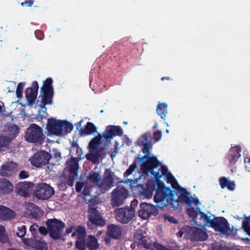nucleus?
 <instances>
[{"label":"nucleus","mask_w":250,"mask_h":250,"mask_svg":"<svg viewBox=\"0 0 250 250\" xmlns=\"http://www.w3.org/2000/svg\"><path fill=\"white\" fill-rule=\"evenodd\" d=\"M139 142L143 146V153L146 154L143 157L139 158L143 172L141 176L145 175H152L156 179L164 177L165 180L171 184L172 188L178 189V186L176 181L167 168L160 163L154 155L149 153V149L151 146V140L147 138L146 134H143Z\"/></svg>","instance_id":"nucleus-1"},{"label":"nucleus","mask_w":250,"mask_h":250,"mask_svg":"<svg viewBox=\"0 0 250 250\" xmlns=\"http://www.w3.org/2000/svg\"><path fill=\"white\" fill-rule=\"evenodd\" d=\"M160 178H155L157 188L154 198L157 206L162 208L169 204L175 209L181 207L186 195L165 187L163 183L159 180Z\"/></svg>","instance_id":"nucleus-2"},{"label":"nucleus","mask_w":250,"mask_h":250,"mask_svg":"<svg viewBox=\"0 0 250 250\" xmlns=\"http://www.w3.org/2000/svg\"><path fill=\"white\" fill-rule=\"evenodd\" d=\"M73 128L72 125L67 121L50 118L48 119L44 133L47 136H62L70 133Z\"/></svg>","instance_id":"nucleus-3"},{"label":"nucleus","mask_w":250,"mask_h":250,"mask_svg":"<svg viewBox=\"0 0 250 250\" xmlns=\"http://www.w3.org/2000/svg\"><path fill=\"white\" fill-rule=\"evenodd\" d=\"M200 217L202 221H196V224L203 227H211L216 231L223 233H227L230 230V228L227 220L223 218L214 219V216H208L205 214H201Z\"/></svg>","instance_id":"nucleus-4"},{"label":"nucleus","mask_w":250,"mask_h":250,"mask_svg":"<svg viewBox=\"0 0 250 250\" xmlns=\"http://www.w3.org/2000/svg\"><path fill=\"white\" fill-rule=\"evenodd\" d=\"M184 201L187 205L188 214L192 218L195 223L196 224V221H202L200 214L204 213L200 211L199 206L201 203L198 198L196 196L193 197L186 194Z\"/></svg>","instance_id":"nucleus-5"},{"label":"nucleus","mask_w":250,"mask_h":250,"mask_svg":"<svg viewBox=\"0 0 250 250\" xmlns=\"http://www.w3.org/2000/svg\"><path fill=\"white\" fill-rule=\"evenodd\" d=\"M24 138L28 142L41 144L44 138L42 129L39 125L32 124L27 129Z\"/></svg>","instance_id":"nucleus-6"},{"label":"nucleus","mask_w":250,"mask_h":250,"mask_svg":"<svg viewBox=\"0 0 250 250\" xmlns=\"http://www.w3.org/2000/svg\"><path fill=\"white\" fill-rule=\"evenodd\" d=\"M46 224L50 236L54 239L59 238L64 227V224L56 219L48 220Z\"/></svg>","instance_id":"nucleus-7"},{"label":"nucleus","mask_w":250,"mask_h":250,"mask_svg":"<svg viewBox=\"0 0 250 250\" xmlns=\"http://www.w3.org/2000/svg\"><path fill=\"white\" fill-rule=\"evenodd\" d=\"M180 237L188 236H194L196 239L201 240H205L207 238L206 233L201 230L195 227H185L180 230L178 234Z\"/></svg>","instance_id":"nucleus-8"},{"label":"nucleus","mask_w":250,"mask_h":250,"mask_svg":"<svg viewBox=\"0 0 250 250\" xmlns=\"http://www.w3.org/2000/svg\"><path fill=\"white\" fill-rule=\"evenodd\" d=\"M115 213L117 220L123 223H126L134 216L135 210L134 208H122L116 209Z\"/></svg>","instance_id":"nucleus-9"},{"label":"nucleus","mask_w":250,"mask_h":250,"mask_svg":"<svg viewBox=\"0 0 250 250\" xmlns=\"http://www.w3.org/2000/svg\"><path fill=\"white\" fill-rule=\"evenodd\" d=\"M53 194V188L46 183L38 184L34 192V195L37 198L42 200L48 199Z\"/></svg>","instance_id":"nucleus-10"},{"label":"nucleus","mask_w":250,"mask_h":250,"mask_svg":"<svg viewBox=\"0 0 250 250\" xmlns=\"http://www.w3.org/2000/svg\"><path fill=\"white\" fill-rule=\"evenodd\" d=\"M128 192L124 188L118 186L112 193L111 204L114 207L122 205L127 197Z\"/></svg>","instance_id":"nucleus-11"},{"label":"nucleus","mask_w":250,"mask_h":250,"mask_svg":"<svg viewBox=\"0 0 250 250\" xmlns=\"http://www.w3.org/2000/svg\"><path fill=\"white\" fill-rule=\"evenodd\" d=\"M158 213L156 207L152 205L146 203H142L139 215L143 219H147L151 216H155Z\"/></svg>","instance_id":"nucleus-12"},{"label":"nucleus","mask_w":250,"mask_h":250,"mask_svg":"<svg viewBox=\"0 0 250 250\" xmlns=\"http://www.w3.org/2000/svg\"><path fill=\"white\" fill-rule=\"evenodd\" d=\"M50 156L49 154L43 151L35 153L30 159L31 164L36 167H42L48 163Z\"/></svg>","instance_id":"nucleus-13"},{"label":"nucleus","mask_w":250,"mask_h":250,"mask_svg":"<svg viewBox=\"0 0 250 250\" xmlns=\"http://www.w3.org/2000/svg\"><path fill=\"white\" fill-rule=\"evenodd\" d=\"M52 83V79L48 78L44 82L43 86L41 87V90L43 91V95L40 97H42V102L44 104H52V96L50 94Z\"/></svg>","instance_id":"nucleus-14"},{"label":"nucleus","mask_w":250,"mask_h":250,"mask_svg":"<svg viewBox=\"0 0 250 250\" xmlns=\"http://www.w3.org/2000/svg\"><path fill=\"white\" fill-rule=\"evenodd\" d=\"M154 183V180H150L146 184L137 186L141 188L139 191V194L142 199H149L152 197L155 188Z\"/></svg>","instance_id":"nucleus-15"},{"label":"nucleus","mask_w":250,"mask_h":250,"mask_svg":"<svg viewBox=\"0 0 250 250\" xmlns=\"http://www.w3.org/2000/svg\"><path fill=\"white\" fill-rule=\"evenodd\" d=\"M39 89L38 83L34 81L32 83L31 87L28 88L26 90L25 97L28 105H32L36 99L38 90Z\"/></svg>","instance_id":"nucleus-16"},{"label":"nucleus","mask_w":250,"mask_h":250,"mask_svg":"<svg viewBox=\"0 0 250 250\" xmlns=\"http://www.w3.org/2000/svg\"><path fill=\"white\" fill-rule=\"evenodd\" d=\"M18 168V165L13 162L4 163L0 168V175L2 177H9L12 175L14 171Z\"/></svg>","instance_id":"nucleus-17"},{"label":"nucleus","mask_w":250,"mask_h":250,"mask_svg":"<svg viewBox=\"0 0 250 250\" xmlns=\"http://www.w3.org/2000/svg\"><path fill=\"white\" fill-rule=\"evenodd\" d=\"M88 212L90 223L100 226H103L105 225V220L102 217L96 209L91 208L89 209Z\"/></svg>","instance_id":"nucleus-18"},{"label":"nucleus","mask_w":250,"mask_h":250,"mask_svg":"<svg viewBox=\"0 0 250 250\" xmlns=\"http://www.w3.org/2000/svg\"><path fill=\"white\" fill-rule=\"evenodd\" d=\"M33 184L31 182H21L16 186V190L17 192L23 196H26L30 194L33 190Z\"/></svg>","instance_id":"nucleus-19"},{"label":"nucleus","mask_w":250,"mask_h":250,"mask_svg":"<svg viewBox=\"0 0 250 250\" xmlns=\"http://www.w3.org/2000/svg\"><path fill=\"white\" fill-rule=\"evenodd\" d=\"M114 174L109 169H106L104 178H102L101 188L108 189L110 188L114 184Z\"/></svg>","instance_id":"nucleus-20"},{"label":"nucleus","mask_w":250,"mask_h":250,"mask_svg":"<svg viewBox=\"0 0 250 250\" xmlns=\"http://www.w3.org/2000/svg\"><path fill=\"white\" fill-rule=\"evenodd\" d=\"M122 130L120 127L114 125H108L106 127L104 133V137L106 139H111L115 136L121 135Z\"/></svg>","instance_id":"nucleus-21"},{"label":"nucleus","mask_w":250,"mask_h":250,"mask_svg":"<svg viewBox=\"0 0 250 250\" xmlns=\"http://www.w3.org/2000/svg\"><path fill=\"white\" fill-rule=\"evenodd\" d=\"M78 165L77 162L74 159L67 162V167L65 169L64 172L66 174L67 172H69V174L68 175L71 180H73L75 176L77 175Z\"/></svg>","instance_id":"nucleus-22"},{"label":"nucleus","mask_w":250,"mask_h":250,"mask_svg":"<svg viewBox=\"0 0 250 250\" xmlns=\"http://www.w3.org/2000/svg\"><path fill=\"white\" fill-rule=\"evenodd\" d=\"M240 151L241 149L238 146L232 147L230 149L228 156L230 164H234L237 161L241 156Z\"/></svg>","instance_id":"nucleus-23"},{"label":"nucleus","mask_w":250,"mask_h":250,"mask_svg":"<svg viewBox=\"0 0 250 250\" xmlns=\"http://www.w3.org/2000/svg\"><path fill=\"white\" fill-rule=\"evenodd\" d=\"M87 178L90 182L101 188L102 177L97 169L91 171Z\"/></svg>","instance_id":"nucleus-24"},{"label":"nucleus","mask_w":250,"mask_h":250,"mask_svg":"<svg viewBox=\"0 0 250 250\" xmlns=\"http://www.w3.org/2000/svg\"><path fill=\"white\" fill-rule=\"evenodd\" d=\"M97 128L92 123L88 122L83 128H81L80 132L82 136L94 134L97 132Z\"/></svg>","instance_id":"nucleus-25"},{"label":"nucleus","mask_w":250,"mask_h":250,"mask_svg":"<svg viewBox=\"0 0 250 250\" xmlns=\"http://www.w3.org/2000/svg\"><path fill=\"white\" fill-rule=\"evenodd\" d=\"M15 216V212L8 208L0 205V218L9 220Z\"/></svg>","instance_id":"nucleus-26"},{"label":"nucleus","mask_w":250,"mask_h":250,"mask_svg":"<svg viewBox=\"0 0 250 250\" xmlns=\"http://www.w3.org/2000/svg\"><path fill=\"white\" fill-rule=\"evenodd\" d=\"M122 230L120 228L115 225L108 226L107 235L112 238L117 239L121 236Z\"/></svg>","instance_id":"nucleus-27"},{"label":"nucleus","mask_w":250,"mask_h":250,"mask_svg":"<svg viewBox=\"0 0 250 250\" xmlns=\"http://www.w3.org/2000/svg\"><path fill=\"white\" fill-rule=\"evenodd\" d=\"M135 242L143 245L146 249H150L151 246L149 239L146 237L142 236L140 232H138L135 234Z\"/></svg>","instance_id":"nucleus-28"},{"label":"nucleus","mask_w":250,"mask_h":250,"mask_svg":"<svg viewBox=\"0 0 250 250\" xmlns=\"http://www.w3.org/2000/svg\"><path fill=\"white\" fill-rule=\"evenodd\" d=\"M0 188L3 193L7 194L13 191L14 187L9 181L3 179L0 182Z\"/></svg>","instance_id":"nucleus-29"},{"label":"nucleus","mask_w":250,"mask_h":250,"mask_svg":"<svg viewBox=\"0 0 250 250\" xmlns=\"http://www.w3.org/2000/svg\"><path fill=\"white\" fill-rule=\"evenodd\" d=\"M11 139L5 136H0V151H5L10 148Z\"/></svg>","instance_id":"nucleus-30"},{"label":"nucleus","mask_w":250,"mask_h":250,"mask_svg":"<svg viewBox=\"0 0 250 250\" xmlns=\"http://www.w3.org/2000/svg\"><path fill=\"white\" fill-rule=\"evenodd\" d=\"M167 104L166 103H159L156 111L162 119L165 120L167 113Z\"/></svg>","instance_id":"nucleus-31"},{"label":"nucleus","mask_w":250,"mask_h":250,"mask_svg":"<svg viewBox=\"0 0 250 250\" xmlns=\"http://www.w3.org/2000/svg\"><path fill=\"white\" fill-rule=\"evenodd\" d=\"M104 137L101 134L94 138L89 144V149L90 151H94L99 145L102 143V138Z\"/></svg>","instance_id":"nucleus-32"},{"label":"nucleus","mask_w":250,"mask_h":250,"mask_svg":"<svg viewBox=\"0 0 250 250\" xmlns=\"http://www.w3.org/2000/svg\"><path fill=\"white\" fill-rule=\"evenodd\" d=\"M220 184L222 188H227L229 190H233L235 188V185L234 181L228 180L226 178L220 179Z\"/></svg>","instance_id":"nucleus-33"},{"label":"nucleus","mask_w":250,"mask_h":250,"mask_svg":"<svg viewBox=\"0 0 250 250\" xmlns=\"http://www.w3.org/2000/svg\"><path fill=\"white\" fill-rule=\"evenodd\" d=\"M87 246L90 250H95L99 246L97 240L95 237L91 235L88 236Z\"/></svg>","instance_id":"nucleus-34"},{"label":"nucleus","mask_w":250,"mask_h":250,"mask_svg":"<svg viewBox=\"0 0 250 250\" xmlns=\"http://www.w3.org/2000/svg\"><path fill=\"white\" fill-rule=\"evenodd\" d=\"M26 208L29 211L28 213L33 216H35L40 211L37 206L32 203H28L26 205Z\"/></svg>","instance_id":"nucleus-35"},{"label":"nucleus","mask_w":250,"mask_h":250,"mask_svg":"<svg viewBox=\"0 0 250 250\" xmlns=\"http://www.w3.org/2000/svg\"><path fill=\"white\" fill-rule=\"evenodd\" d=\"M77 234L78 239H85L86 235V232L85 229L81 226H79L76 229V232L72 234V236H73Z\"/></svg>","instance_id":"nucleus-36"},{"label":"nucleus","mask_w":250,"mask_h":250,"mask_svg":"<svg viewBox=\"0 0 250 250\" xmlns=\"http://www.w3.org/2000/svg\"><path fill=\"white\" fill-rule=\"evenodd\" d=\"M25 85V83L23 82L20 83L16 86V94L18 98H21L22 97L23 90Z\"/></svg>","instance_id":"nucleus-37"},{"label":"nucleus","mask_w":250,"mask_h":250,"mask_svg":"<svg viewBox=\"0 0 250 250\" xmlns=\"http://www.w3.org/2000/svg\"><path fill=\"white\" fill-rule=\"evenodd\" d=\"M39 98L41 99V100H39L37 101L38 103V105L40 107V109L39 110V114L42 117H45L46 113V109L45 107V105L47 104H43V103L42 102V97H39Z\"/></svg>","instance_id":"nucleus-38"},{"label":"nucleus","mask_w":250,"mask_h":250,"mask_svg":"<svg viewBox=\"0 0 250 250\" xmlns=\"http://www.w3.org/2000/svg\"><path fill=\"white\" fill-rule=\"evenodd\" d=\"M8 238L5 232V229L2 226H0V241L2 243L8 242Z\"/></svg>","instance_id":"nucleus-39"},{"label":"nucleus","mask_w":250,"mask_h":250,"mask_svg":"<svg viewBox=\"0 0 250 250\" xmlns=\"http://www.w3.org/2000/svg\"><path fill=\"white\" fill-rule=\"evenodd\" d=\"M36 250H46V243L42 241H37L35 245Z\"/></svg>","instance_id":"nucleus-40"},{"label":"nucleus","mask_w":250,"mask_h":250,"mask_svg":"<svg viewBox=\"0 0 250 250\" xmlns=\"http://www.w3.org/2000/svg\"><path fill=\"white\" fill-rule=\"evenodd\" d=\"M26 233V228L24 225L19 226L17 230V235L19 237H23Z\"/></svg>","instance_id":"nucleus-41"},{"label":"nucleus","mask_w":250,"mask_h":250,"mask_svg":"<svg viewBox=\"0 0 250 250\" xmlns=\"http://www.w3.org/2000/svg\"><path fill=\"white\" fill-rule=\"evenodd\" d=\"M8 92H14L16 87V83L14 82H9L5 84Z\"/></svg>","instance_id":"nucleus-42"},{"label":"nucleus","mask_w":250,"mask_h":250,"mask_svg":"<svg viewBox=\"0 0 250 250\" xmlns=\"http://www.w3.org/2000/svg\"><path fill=\"white\" fill-rule=\"evenodd\" d=\"M76 246L79 250H85V245L84 243V239H78L76 243Z\"/></svg>","instance_id":"nucleus-43"},{"label":"nucleus","mask_w":250,"mask_h":250,"mask_svg":"<svg viewBox=\"0 0 250 250\" xmlns=\"http://www.w3.org/2000/svg\"><path fill=\"white\" fill-rule=\"evenodd\" d=\"M18 131L19 129L17 126L13 125L11 127V131L12 132V134L11 135L10 138L11 139V140L15 137L16 135L18 132Z\"/></svg>","instance_id":"nucleus-44"},{"label":"nucleus","mask_w":250,"mask_h":250,"mask_svg":"<svg viewBox=\"0 0 250 250\" xmlns=\"http://www.w3.org/2000/svg\"><path fill=\"white\" fill-rule=\"evenodd\" d=\"M83 193L84 195H91L92 197H96V195H93L92 193L89 191L87 185L84 186V188L83 191Z\"/></svg>","instance_id":"nucleus-45"},{"label":"nucleus","mask_w":250,"mask_h":250,"mask_svg":"<svg viewBox=\"0 0 250 250\" xmlns=\"http://www.w3.org/2000/svg\"><path fill=\"white\" fill-rule=\"evenodd\" d=\"M164 218L165 220H167L168 222L173 223H177L176 220L171 216L168 214H164Z\"/></svg>","instance_id":"nucleus-46"},{"label":"nucleus","mask_w":250,"mask_h":250,"mask_svg":"<svg viewBox=\"0 0 250 250\" xmlns=\"http://www.w3.org/2000/svg\"><path fill=\"white\" fill-rule=\"evenodd\" d=\"M162 137V132L161 131H156L154 133V139L157 142L159 141Z\"/></svg>","instance_id":"nucleus-47"},{"label":"nucleus","mask_w":250,"mask_h":250,"mask_svg":"<svg viewBox=\"0 0 250 250\" xmlns=\"http://www.w3.org/2000/svg\"><path fill=\"white\" fill-rule=\"evenodd\" d=\"M135 168H136L135 165H134V164L131 165L129 167V168L126 171L125 174L127 175H129L131 174Z\"/></svg>","instance_id":"nucleus-48"},{"label":"nucleus","mask_w":250,"mask_h":250,"mask_svg":"<svg viewBox=\"0 0 250 250\" xmlns=\"http://www.w3.org/2000/svg\"><path fill=\"white\" fill-rule=\"evenodd\" d=\"M38 230V226L36 224H33L30 227V231L34 235Z\"/></svg>","instance_id":"nucleus-49"},{"label":"nucleus","mask_w":250,"mask_h":250,"mask_svg":"<svg viewBox=\"0 0 250 250\" xmlns=\"http://www.w3.org/2000/svg\"><path fill=\"white\" fill-rule=\"evenodd\" d=\"M28 173L26 171H21L19 173V178L20 179H25L28 177Z\"/></svg>","instance_id":"nucleus-50"},{"label":"nucleus","mask_w":250,"mask_h":250,"mask_svg":"<svg viewBox=\"0 0 250 250\" xmlns=\"http://www.w3.org/2000/svg\"><path fill=\"white\" fill-rule=\"evenodd\" d=\"M213 250H228V249L224 247H222L219 244H215L212 247Z\"/></svg>","instance_id":"nucleus-51"},{"label":"nucleus","mask_w":250,"mask_h":250,"mask_svg":"<svg viewBox=\"0 0 250 250\" xmlns=\"http://www.w3.org/2000/svg\"><path fill=\"white\" fill-rule=\"evenodd\" d=\"M138 201L136 200H133L130 205V208H134V210L135 211V208L138 205Z\"/></svg>","instance_id":"nucleus-52"},{"label":"nucleus","mask_w":250,"mask_h":250,"mask_svg":"<svg viewBox=\"0 0 250 250\" xmlns=\"http://www.w3.org/2000/svg\"><path fill=\"white\" fill-rule=\"evenodd\" d=\"M38 230L39 232L42 234L45 235L47 234V231L45 227H41L38 228Z\"/></svg>","instance_id":"nucleus-53"},{"label":"nucleus","mask_w":250,"mask_h":250,"mask_svg":"<svg viewBox=\"0 0 250 250\" xmlns=\"http://www.w3.org/2000/svg\"><path fill=\"white\" fill-rule=\"evenodd\" d=\"M22 241L27 246H31L32 244V240L29 239H23Z\"/></svg>","instance_id":"nucleus-54"},{"label":"nucleus","mask_w":250,"mask_h":250,"mask_svg":"<svg viewBox=\"0 0 250 250\" xmlns=\"http://www.w3.org/2000/svg\"><path fill=\"white\" fill-rule=\"evenodd\" d=\"M83 187V184L80 182L77 183L76 185V188L77 191H80Z\"/></svg>","instance_id":"nucleus-55"},{"label":"nucleus","mask_w":250,"mask_h":250,"mask_svg":"<svg viewBox=\"0 0 250 250\" xmlns=\"http://www.w3.org/2000/svg\"><path fill=\"white\" fill-rule=\"evenodd\" d=\"M33 3V0H28L27 1H25L24 3H22V5H23L24 4L27 6H31Z\"/></svg>","instance_id":"nucleus-56"},{"label":"nucleus","mask_w":250,"mask_h":250,"mask_svg":"<svg viewBox=\"0 0 250 250\" xmlns=\"http://www.w3.org/2000/svg\"><path fill=\"white\" fill-rule=\"evenodd\" d=\"M245 168L248 171L250 172V164H245Z\"/></svg>","instance_id":"nucleus-57"},{"label":"nucleus","mask_w":250,"mask_h":250,"mask_svg":"<svg viewBox=\"0 0 250 250\" xmlns=\"http://www.w3.org/2000/svg\"><path fill=\"white\" fill-rule=\"evenodd\" d=\"M73 227L68 228L66 230L67 233H70L72 231Z\"/></svg>","instance_id":"nucleus-58"},{"label":"nucleus","mask_w":250,"mask_h":250,"mask_svg":"<svg viewBox=\"0 0 250 250\" xmlns=\"http://www.w3.org/2000/svg\"><path fill=\"white\" fill-rule=\"evenodd\" d=\"M4 104H3L0 102V112H2L3 111Z\"/></svg>","instance_id":"nucleus-59"},{"label":"nucleus","mask_w":250,"mask_h":250,"mask_svg":"<svg viewBox=\"0 0 250 250\" xmlns=\"http://www.w3.org/2000/svg\"><path fill=\"white\" fill-rule=\"evenodd\" d=\"M245 164H250V158H246L245 160Z\"/></svg>","instance_id":"nucleus-60"},{"label":"nucleus","mask_w":250,"mask_h":250,"mask_svg":"<svg viewBox=\"0 0 250 250\" xmlns=\"http://www.w3.org/2000/svg\"><path fill=\"white\" fill-rule=\"evenodd\" d=\"M83 121V120H82L78 124V126H77L78 129H79V127H81L82 126V124Z\"/></svg>","instance_id":"nucleus-61"},{"label":"nucleus","mask_w":250,"mask_h":250,"mask_svg":"<svg viewBox=\"0 0 250 250\" xmlns=\"http://www.w3.org/2000/svg\"><path fill=\"white\" fill-rule=\"evenodd\" d=\"M168 78H167V77H162V78H161V80H162V81H164V80H168Z\"/></svg>","instance_id":"nucleus-62"},{"label":"nucleus","mask_w":250,"mask_h":250,"mask_svg":"<svg viewBox=\"0 0 250 250\" xmlns=\"http://www.w3.org/2000/svg\"><path fill=\"white\" fill-rule=\"evenodd\" d=\"M243 239V240H245L248 241L250 240H249L248 238H244V239Z\"/></svg>","instance_id":"nucleus-63"},{"label":"nucleus","mask_w":250,"mask_h":250,"mask_svg":"<svg viewBox=\"0 0 250 250\" xmlns=\"http://www.w3.org/2000/svg\"><path fill=\"white\" fill-rule=\"evenodd\" d=\"M166 132L167 133H169V130L168 129H166Z\"/></svg>","instance_id":"nucleus-64"}]
</instances>
